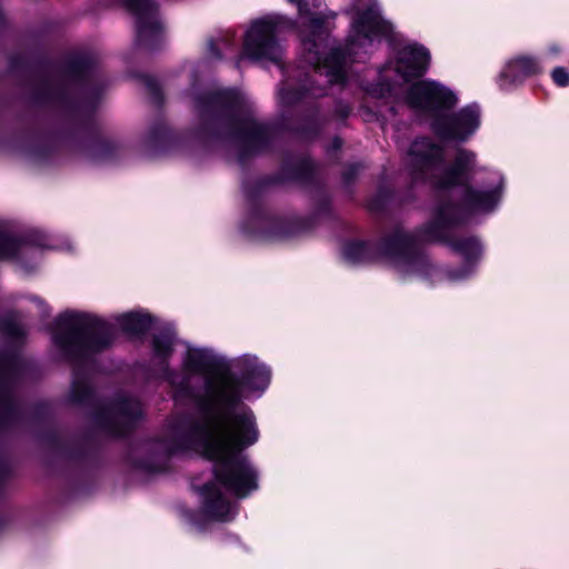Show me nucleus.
<instances>
[{
	"instance_id": "f257e3e1",
	"label": "nucleus",
	"mask_w": 569,
	"mask_h": 569,
	"mask_svg": "<svg viewBox=\"0 0 569 569\" xmlns=\"http://www.w3.org/2000/svg\"><path fill=\"white\" fill-rule=\"evenodd\" d=\"M173 341L169 328L153 336L156 371L177 395L197 400L198 416L172 423L157 445V461L149 469L162 470L170 455L194 450L214 462V477L228 491L243 498L257 489V473L241 451L257 442L259 431L252 410L242 402V385L262 390L269 383L270 371L256 357L243 356L232 365L240 379L230 373L214 375L220 367L218 357L209 350L189 349L183 373H173L167 366Z\"/></svg>"
},
{
	"instance_id": "f03ea898",
	"label": "nucleus",
	"mask_w": 569,
	"mask_h": 569,
	"mask_svg": "<svg viewBox=\"0 0 569 569\" xmlns=\"http://www.w3.org/2000/svg\"><path fill=\"white\" fill-rule=\"evenodd\" d=\"M391 30V24L381 18L378 8L370 6L353 19L346 48H331L323 58L322 50L327 47L328 34L323 27V20L319 17H311L307 24L309 34L302 40L305 61L311 67V70L306 73V79L299 84V88L282 87L279 90L280 102L291 106L300 101L307 93L313 98L323 96L328 84L345 81L348 58L356 57L359 50L370 44L376 37L388 36Z\"/></svg>"
},
{
	"instance_id": "7ed1b4c3",
	"label": "nucleus",
	"mask_w": 569,
	"mask_h": 569,
	"mask_svg": "<svg viewBox=\"0 0 569 569\" xmlns=\"http://www.w3.org/2000/svg\"><path fill=\"white\" fill-rule=\"evenodd\" d=\"M500 199L498 188L478 190L463 188V199L460 204L442 203L433 221L417 233H410L398 227L381 241L379 253L386 257L393 268L403 277H432L438 272L429 262L428 257L419 248L421 241H437L446 237V229L463 222L471 213L489 212L495 209Z\"/></svg>"
},
{
	"instance_id": "20e7f679",
	"label": "nucleus",
	"mask_w": 569,
	"mask_h": 569,
	"mask_svg": "<svg viewBox=\"0 0 569 569\" xmlns=\"http://www.w3.org/2000/svg\"><path fill=\"white\" fill-rule=\"evenodd\" d=\"M194 110L202 133L230 140L240 161L268 148L273 138V130L256 120L252 103L236 89L197 96Z\"/></svg>"
},
{
	"instance_id": "39448f33",
	"label": "nucleus",
	"mask_w": 569,
	"mask_h": 569,
	"mask_svg": "<svg viewBox=\"0 0 569 569\" xmlns=\"http://www.w3.org/2000/svg\"><path fill=\"white\" fill-rule=\"evenodd\" d=\"M112 340L111 326L96 316L79 312H66L61 316L54 342L63 358L74 367L70 393L72 402H90L92 390L83 368L93 355L107 349Z\"/></svg>"
},
{
	"instance_id": "423d86ee",
	"label": "nucleus",
	"mask_w": 569,
	"mask_h": 569,
	"mask_svg": "<svg viewBox=\"0 0 569 569\" xmlns=\"http://www.w3.org/2000/svg\"><path fill=\"white\" fill-rule=\"evenodd\" d=\"M96 67L97 61L92 54H76L44 80L42 66L38 60V107L48 100L72 112L91 111L100 91Z\"/></svg>"
},
{
	"instance_id": "0eeeda50",
	"label": "nucleus",
	"mask_w": 569,
	"mask_h": 569,
	"mask_svg": "<svg viewBox=\"0 0 569 569\" xmlns=\"http://www.w3.org/2000/svg\"><path fill=\"white\" fill-rule=\"evenodd\" d=\"M476 154L458 149L453 162L443 167V150L429 138L412 142L406 167L413 181H429L437 189H448L461 184L473 169Z\"/></svg>"
},
{
	"instance_id": "6e6552de",
	"label": "nucleus",
	"mask_w": 569,
	"mask_h": 569,
	"mask_svg": "<svg viewBox=\"0 0 569 569\" xmlns=\"http://www.w3.org/2000/svg\"><path fill=\"white\" fill-rule=\"evenodd\" d=\"M278 26V20L272 17L254 21L246 34L243 56L239 58L237 66L243 57L280 63L282 49L277 40Z\"/></svg>"
},
{
	"instance_id": "1a4fd4ad",
	"label": "nucleus",
	"mask_w": 569,
	"mask_h": 569,
	"mask_svg": "<svg viewBox=\"0 0 569 569\" xmlns=\"http://www.w3.org/2000/svg\"><path fill=\"white\" fill-rule=\"evenodd\" d=\"M141 415L140 402L134 398L121 395L111 402L99 406L93 420L100 430L120 436L127 432Z\"/></svg>"
},
{
	"instance_id": "9d476101",
	"label": "nucleus",
	"mask_w": 569,
	"mask_h": 569,
	"mask_svg": "<svg viewBox=\"0 0 569 569\" xmlns=\"http://www.w3.org/2000/svg\"><path fill=\"white\" fill-rule=\"evenodd\" d=\"M407 101L413 109L431 112L452 108L457 99L451 91L439 83L420 81L410 87Z\"/></svg>"
},
{
	"instance_id": "9b49d317",
	"label": "nucleus",
	"mask_w": 569,
	"mask_h": 569,
	"mask_svg": "<svg viewBox=\"0 0 569 569\" xmlns=\"http://www.w3.org/2000/svg\"><path fill=\"white\" fill-rule=\"evenodd\" d=\"M479 126V109L469 106L458 113L437 118L433 122L436 133L442 139L465 141Z\"/></svg>"
},
{
	"instance_id": "f8f14e48",
	"label": "nucleus",
	"mask_w": 569,
	"mask_h": 569,
	"mask_svg": "<svg viewBox=\"0 0 569 569\" xmlns=\"http://www.w3.org/2000/svg\"><path fill=\"white\" fill-rule=\"evenodd\" d=\"M137 18V38L141 44L153 47L162 26L157 17L156 4L151 0H121Z\"/></svg>"
},
{
	"instance_id": "ddd939ff",
	"label": "nucleus",
	"mask_w": 569,
	"mask_h": 569,
	"mask_svg": "<svg viewBox=\"0 0 569 569\" xmlns=\"http://www.w3.org/2000/svg\"><path fill=\"white\" fill-rule=\"evenodd\" d=\"M429 61L430 54L426 48L409 44L398 52L395 71L407 82L410 79L420 78L426 72Z\"/></svg>"
},
{
	"instance_id": "4468645a",
	"label": "nucleus",
	"mask_w": 569,
	"mask_h": 569,
	"mask_svg": "<svg viewBox=\"0 0 569 569\" xmlns=\"http://www.w3.org/2000/svg\"><path fill=\"white\" fill-rule=\"evenodd\" d=\"M202 508L213 520L230 521L236 511L234 506L221 493L216 483H207L201 488Z\"/></svg>"
},
{
	"instance_id": "2eb2a0df",
	"label": "nucleus",
	"mask_w": 569,
	"mask_h": 569,
	"mask_svg": "<svg viewBox=\"0 0 569 569\" xmlns=\"http://www.w3.org/2000/svg\"><path fill=\"white\" fill-rule=\"evenodd\" d=\"M540 71L538 61L535 58L520 56L510 60L500 73V87L506 88L522 81Z\"/></svg>"
},
{
	"instance_id": "dca6fc26",
	"label": "nucleus",
	"mask_w": 569,
	"mask_h": 569,
	"mask_svg": "<svg viewBox=\"0 0 569 569\" xmlns=\"http://www.w3.org/2000/svg\"><path fill=\"white\" fill-rule=\"evenodd\" d=\"M378 251L372 244L363 242H350L343 248V257L350 263H362L372 261Z\"/></svg>"
},
{
	"instance_id": "f3484780",
	"label": "nucleus",
	"mask_w": 569,
	"mask_h": 569,
	"mask_svg": "<svg viewBox=\"0 0 569 569\" xmlns=\"http://www.w3.org/2000/svg\"><path fill=\"white\" fill-rule=\"evenodd\" d=\"M120 328L129 335H140L151 327V319L147 315L126 313L117 318Z\"/></svg>"
},
{
	"instance_id": "a211bd4d",
	"label": "nucleus",
	"mask_w": 569,
	"mask_h": 569,
	"mask_svg": "<svg viewBox=\"0 0 569 569\" xmlns=\"http://www.w3.org/2000/svg\"><path fill=\"white\" fill-rule=\"evenodd\" d=\"M88 157L93 161H108L119 150V146L111 140H98L86 146Z\"/></svg>"
},
{
	"instance_id": "6ab92c4d",
	"label": "nucleus",
	"mask_w": 569,
	"mask_h": 569,
	"mask_svg": "<svg viewBox=\"0 0 569 569\" xmlns=\"http://www.w3.org/2000/svg\"><path fill=\"white\" fill-rule=\"evenodd\" d=\"M449 246L468 261L477 259L481 253V246L476 238H452Z\"/></svg>"
},
{
	"instance_id": "aec40b11",
	"label": "nucleus",
	"mask_w": 569,
	"mask_h": 569,
	"mask_svg": "<svg viewBox=\"0 0 569 569\" xmlns=\"http://www.w3.org/2000/svg\"><path fill=\"white\" fill-rule=\"evenodd\" d=\"M14 360L12 358L4 359L0 363V401L7 402L8 381L12 373Z\"/></svg>"
},
{
	"instance_id": "412c9836",
	"label": "nucleus",
	"mask_w": 569,
	"mask_h": 569,
	"mask_svg": "<svg viewBox=\"0 0 569 569\" xmlns=\"http://www.w3.org/2000/svg\"><path fill=\"white\" fill-rule=\"evenodd\" d=\"M17 241L0 228V258H8L14 254Z\"/></svg>"
},
{
	"instance_id": "4be33fe9",
	"label": "nucleus",
	"mask_w": 569,
	"mask_h": 569,
	"mask_svg": "<svg viewBox=\"0 0 569 569\" xmlns=\"http://www.w3.org/2000/svg\"><path fill=\"white\" fill-rule=\"evenodd\" d=\"M1 331L4 336L16 341L20 340L24 335L22 326L14 320L3 322L1 326Z\"/></svg>"
},
{
	"instance_id": "5701e85b",
	"label": "nucleus",
	"mask_w": 569,
	"mask_h": 569,
	"mask_svg": "<svg viewBox=\"0 0 569 569\" xmlns=\"http://www.w3.org/2000/svg\"><path fill=\"white\" fill-rule=\"evenodd\" d=\"M229 46V41L226 38L210 39L208 41V51L210 58L220 59L222 57L220 50Z\"/></svg>"
},
{
	"instance_id": "b1692460",
	"label": "nucleus",
	"mask_w": 569,
	"mask_h": 569,
	"mask_svg": "<svg viewBox=\"0 0 569 569\" xmlns=\"http://www.w3.org/2000/svg\"><path fill=\"white\" fill-rule=\"evenodd\" d=\"M141 81L144 88L147 89L148 93L154 99V101H160L161 91L158 81L150 76H143L141 78Z\"/></svg>"
},
{
	"instance_id": "393cba45",
	"label": "nucleus",
	"mask_w": 569,
	"mask_h": 569,
	"mask_svg": "<svg viewBox=\"0 0 569 569\" xmlns=\"http://www.w3.org/2000/svg\"><path fill=\"white\" fill-rule=\"evenodd\" d=\"M551 76L555 83L558 84L559 87L569 86V72L567 69L562 67H557L556 69H553Z\"/></svg>"
},
{
	"instance_id": "a878e982",
	"label": "nucleus",
	"mask_w": 569,
	"mask_h": 569,
	"mask_svg": "<svg viewBox=\"0 0 569 569\" xmlns=\"http://www.w3.org/2000/svg\"><path fill=\"white\" fill-rule=\"evenodd\" d=\"M470 272H471L470 267H465V268H463L461 271H459V272L448 271V272H447V277H448V279H450V280H459V279H463V278H466Z\"/></svg>"
},
{
	"instance_id": "bb28decb",
	"label": "nucleus",
	"mask_w": 569,
	"mask_h": 569,
	"mask_svg": "<svg viewBox=\"0 0 569 569\" xmlns=\"http://www.w3.org/2000/svg\"><path fill=\"white\" fill-rule=\"evenodd\" d=\"M359 170V166L358 164H353L351 166L346 172H345V179L347 181L351 180L353 174L357 173V171Z\"/></svg>"
},
{
	"instance_id": "cd10ccee",
	"label": "nucleus",
	"mask_w": 569,
	"mask_h": 569,
	"mask_svg": "<svg viewBox=\"0 0 569 569\" xmlns=\"http://www.w3.org/2000/svg\"><path fill=\"white\" fill-rule=\"evenodd\" d=\"M337 112L341 118H346L350 113V108L347 104H342L338 107Z\"/></svg>"
},
{
	"instance_id": "c85d7f7f",
	"label": "nucleus",
	"mask_w": 569,
	"mask_h": 569,
	"mask_svg": "<svg viewBox=\"0 0 569 569\" xmlns=\"http://www.w3.org/2000/svg\"><path fill=\"white\" fill-rule=\"evenodd\" d=\"M340 146H341V140H340V139H338V138H336V139L333 140V147L338 149V148H340Z\"/></svg>"
},
{
	"instance_id": "c756f323",
	"label": "nucleus",
	"mask_w": 569,
	"mask_h": 569,
	"mask_svg": "<svg viewBox=\"0 0 569 569\" xmlns=\"http://www.w3.org/2000/svg\"><path fill=\"white\" fill-rule=\"evenodd\" d=\"M37 246H38V248H39V247L44 246V244L41 242V239H40V234H39V233H38V242H37Z\"/></svg>"
},
{
	"instance_id": "7c9ffc66",
	"label": "nucleus",
	"mask_w": 569,
	"mask_h": 569,
	"mask_svg": "<svg viewBox=\"0 0 569 569\" xmlns=\"http://www.w3.org/2000/svg\"><path fill=\"white\" fill-rule=\"evenodd\" d=\"M37 154H38V159H39L40 158V148L39 147H38Z\"/></svg>"
}]
</instances>
